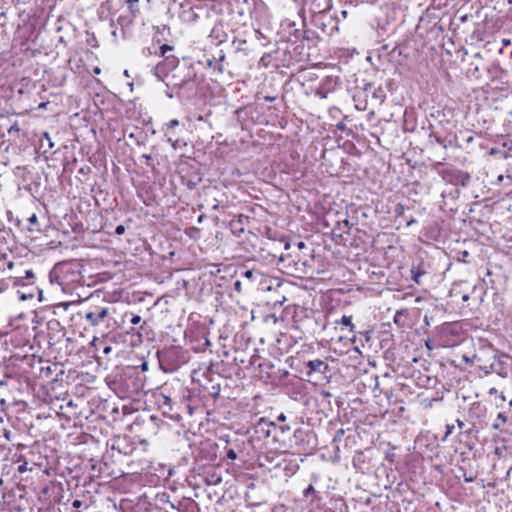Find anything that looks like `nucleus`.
<instances>
[{
  "instance_id": "obj_42",
  "label": "nucleus",
  "mask_w": 512,
  "mask_h": 512,
  "mask_svg": "<svg viewBox=\"0 0 512 512\" xmlns=\"http://www.w3.org/2000/svg\"><path fill=\"white\" fill-rule=\"evenodd\" d=\"M456 423H457V426H458L460 429H462V428L465 426L464 422H463V421H461L460 419H457V420H456Z\"/></svg>"
},
{
  "instance_id": "obj_16",
  "label": "nucleus",
  "mask_w": 512,
  "mask_h": 512,
  "mask_svg": "<svg viewBox=\"0 0 512 512\" xmlns=\"http://www.w3.org/2000/svg\"><path fill=\"white\" fill-rule=\"evenodd\" d=\"M174 50V47L168 44H163L159 49V56L166 57V53Z\"/></svg>"
},
{
  "instance_id": "obj_29",
  "label": "nucleus",
  "mask_w": 512,
  "mask_h": 512,
  "mask_svg": "<svg viewBox=\"0 0 512 512\" xmlns=\"http://www.w3.org/2000/svg\"><path fill=\"white\" fill-rule=\"evenodd\" d=\"M338 225L339 227L343 226L344 228H346V232H348V230L350 229L349 221L347 219L343 220L342 222H338Z\"/></svg>"
},
{
  "instance_id": "obj_27",
  "label": "nucleus",
  "mask_w": 512,
  "mask_h": 512,
  "mask_svg": "<svg viewBox=\"0 0 512 512\" xmlns=\"http://www.w3.org/2000/svg\"><path fill=\"white\" fill-rule=\"evenodd\" d=\"M115 233L117 235H122L125 233V227L123 225H118L115 229Z\"/></svg>"
},
{
  "instance_id": "obj_56",
  "label": "nucleus",
  "mask_w": 512,
  "mask_h": 512,
  "mask_svg": "<svg viewBox=\"0 0 512 512\" xmlns=\"http://www.w3.org/2000/svg\"><path fill=\"white\" fill-rule=\"evenodd\" d=\"M70 268H72V267L69 265H65V266H63L62 271H68Z\"/></svg>"
},
{
  "instance_id": "obj_48",
  "label": "nucleus",
  "mask_w": 512,
  "mask_h": 512,
  "mask_svg": "<svg viewBox=\"0 0 512 512\" xmlns=\"http://www.w3.org/2000/svg\"><path fill=\"white\" fill-rule=\"evenodd\" d=\"M337 128L340 130H344L345 124L341 122V123L337 124Z\"/></svg>"
},
{
  "instance_id": "obj_45",
  "label": "nucleus",
  "mask_w": 512,
  "mask_h": 512,
  "mask_svg": "<svg viewBox=\"0 0 512 512\" xmlns=\"http://www.w3.org/2000/svg\"><path fill=\"white\" fill-rule=\"evenodd\" d=\"M404 210L403 206L402 205H399L396 209V213L399 215L402 213V211Z\"/></svg>"
},
{
  "instance_id": "obj_21",
  "label": "nucleus",
  "mask_w": 512,
  "mask_h": 512,
  "mask_svg": "<svg viewBox=\"0 0 512 512\" xmlns=\"http://www.w3.org/2000/svg\"><path fill=\"white\" fill-rule=\"evenodd\" d=\"M43 138L47 141L48 148L52 149L54 147V142L51 140L49 133L45 132L43 134Z\"/></svg>"
},
{
  "instance_id": "obj_4",
  "label": "nucleus",
  "mask_w": 512,
  "mask_h": 512,
  "mask_svg": "<svg viewBox=\"0 0 512 512\" xmlns=\"http://www.w3.org/2000/svg\"><path fill=\"white\" fill-rule=\"evenodd\" d=\"M109 313V308L107 307L95 308L93 311L86 312L85 319L92 326H98L108 317Z\"/></svg>"
},
{
  "instance_id": "obj_57",
  "label": "nucleus",
  "mask_w": 512,
  "mask_h": 512,
  "mask_svg": "<svg viewBox=\"0 0 512 512\" xmlns=\"http://www.w3.org/2000/svg\"><path fill=\"white\" fill-rule=\"evenodd\" d=\"M281 430H282V432H285L287 430H290V427L289 426H282Z\"/></svg>"
},
{
  "instance_id": "obj_23",
  "label": "nucleus",
  "mask_w": 512,
  "mask_h": 512,
  "mask_svg": "<svg viewBox=\"0 0 512 512\" xmlns=\"http://www.w3.org/2000/svg\"><path fill=\"white\" fill-rule=\"evenodd\" d=\"M140 322H141V316L140 315H136V314H132L131 319H130V323L133 324V325H137Z\"/></svg>"
},
{
  "instance_id": "obj_5",
  "label": "nucleus",
  "mask_w": 512,
  "mask_h": 512,
  "mask_svg": "<svg viewBox=\"0 0 512 512\" xmlns=\"http://www.w3.org/2000/svg\"><path fill=\"white\" fill-rule=\"evenodd\" d=\"M306 367L308 368V375L314 372L325 374L329 370L328 364L321 359H314L308 361Z\"/></svg>"
},
{
  "instance_id": "obj_64",
  "label": "nucleus",
  "mask_w": 512,
  "mask_h": 512,
  "mask_svg": "<svg viewBox=\"0 0 512 512\" xmlns=\"http://www.w3.org/2000/svg\"><path fill=\"white\" fill-rule=\"evenodd\" d=\"M94 73H96V74L100 73V68L96 67V68L94 69Z\"/></svg>"
},
{
  "instance_id": "obj_62",
  "label": "nucleus",
  "mask_w": 512,
  "mask_h": 512,
  "mask_svg": "<svg viewBox=\"0 0 512 512\" xmlns=\"http://www.w3.org/2000/svg\"><path fill=\"white\" fill-rule=\"evenodd\" d=\"M426 347H427L429 350H432V349H433V347L431 346V344H430L428 341L426 342Z\"/></svg>"
},
{
  "instance_id": "obj_33",
  "label": "nucleus",
  "mask_w": 512,
  "mask_h": 512,
  "mask_svg": "<svg viewBox=\"0 0 512 512\" xmlns=\"http://www.w3.org/2000/svg\"><path fill=\"white\" fill-rule=\"evenodd\" d=\"M18 132L19 131V127L18 125L15 123L13 124L9 129H8V133L11 134L12 132Z\"/></svg>"
},
{
  "instance_id": "obj_3",
  "label": "nucleus",
  "mask_w": 512,
  "mask_h": 512,
  "mask_svg": "<svg viewBox=\"0 0 512 512\" xmlns=\"http://www.w3.org/2000/svg\"><path fill=\"white\" fill-rule=\"evenodd\" d=\"M509 357L505 354H494L493 359L490 362L492 367H490V371H493L497 375L501 377H506L509 372Z\"/></svg>"
},
{
  "instance_id": "obj_61",
  "label": "nucleus",
  "mask_w": 512,
  "mask_h": 512,
  "mask_svg": "<svg viewBox=\"0 0 512 512\" xmlns=\"http://www.w3.org/2000/svg\"><path fill=\"white\" fill-rule=\"evenodd\" d=\"M290 248V243L286 242L284 243V249L288 250Z\"/></svg>"
},
{
  "instance_id": "obj_37",
  "label": "nucleus",
  "mask_w": 512,
  "mask_h": 512,
  "mask_svg": "<svg viewBox=\"0 0 512 512\" xmlns=\"http://www.w3.org/2000/svg\"><path fill=\"white\" fill-rule=\"evenodd\" d=\"M34 278V273L32 270H27L26 271V279H33Z\"/></svg>"
},
{
  "instance_id": "obj_60",
  "label": "nucleus",
  "mask_w": 512,
  "mask_h": 512,
  "mask_svg": "<svg viewBox=\"0 0 512 512\" xmlns=\"http://www.w3.org/2000/svg\"><path fill=\"white\" fill-rule=\"evenodd\" d=\"M462 300H463L464 302L468 301V300H469V296H468V295H463V296H462Z\"/></svg>"
},
{
  "instance_id": "obj_10",
  "label": "nucleus",
  "mask_w": 512,
  "mask_h": 512,
  "mask_svg": "<svg viewBox=\"0 0 512 512\" xmlns=\"http://www.w3.org/2000/svg\"><path fill=\"white\" fill-rule=\"evenodd\" d=\"M425 273L426 271L422 269L420 266H413L411 268V278L417 284H420V279Z\"/></svg>"
},
{
  "instance_id": "obj_55",
  "label": "nucleus",
  "mask_w": 512,
  "mask_h": 512,
  "mask_svg": "<svg viewBox=\"0 0 512 512\" xmlns=\"http://www.w3.org/2000/svg\"><path fill=\"white\" fill-rule=\"evenodd\" d=\"M204 217H205L204 215H200V216L198 217V219H197V222H198V223H201V222L203 221Z\"/></svg>"
},
{
  "instance_id": "obj_8",
  "label": "nucleus",
  "mask_w": 512,
  "mask_h": 512,
  "mask_svg": "<svg viewBox=\"0 0 512 512\" xmlns=\"http://www.w3.org/2000/svg\"><path fill=\"white\" fill-rule=\"evenodd\" d=\"M330 0H313L311 2V10L313 13H321L324 12L327 8H329Z\"/></svg>"
},
{
  "instance_id": "obj_41",
  "label": "nucleus",
  "mask_w": 512,
  "mask_h": 512,
  "mask_svg": "<svg viewBox=\"0 0 512 512\" xmlns=\"http://www.w3.org/2000/svg\"><path fill=\"white\" fill-rule=\"evenodd\" d=\"M32 297H33L32 294H30L28 296L26 294H21L20 299L21 300H27V299H31Z\"/></svg>"
},
{
  "instance_id": "obj_11",
  "label": "nucleus",
  "mask_w": 512,
  "mask_h": 512,
  "mask_svg": "<svg viewBox=\"0 0 512 512\" xmlns=\"http://www.w3.org/2000/svg\"><path fill=\"white\" fill-rule=\"evenodd\" d=\"M372 98L376 100L379 104H382L386 98V93L384 89L381 86L374 88L372 92Z\"/></svg>"
},
{
  "instance_id": "obj_9",
  "label": "nucleus",
  "mask_w": 512,
  "mask_h": 512,
  "mask_svg": "<svg viewBox=\"0 0 512 512\" xmlns=\"http://www.w3.org/2000/svg\"><path fill=\"white\" fill-rule=\"evenodd\" d=\"M201 182V178L195 175L193 178L181 177V183L189 190H193Z\"/></svg>"
},
{
  "instance_id": "obj_25",
  "label": "nucleus",
  "mask_w": 512,
  "mask_h": 512,
  "mask_svg": "<svg viewBox=\"0 0 512 512\" xmlns=\"http://www.w3.org/2000/svg\"><path fill=\"white\" fill-rule=\"evenodd\" d=\"M178 125H179V121H178L177 119H172V120H170V121L166 124V126H167V128H168V129H173V128L177 127Z\"/></svg>"
},
{
  "instance_id": "obj_50",
  "label": "nucleus",
  "mask_w": 512,
  "mask_h": 512,
  "mask_svg": "<svg viewBox=\"0 0 512 512\" xmlns=\"http://www.w3.org/2000/svg\"><path fill=\"white\" fill-rule=\"evenodd\" d=\"M25 470H26L25 465H21V466L18 467V471L19 472H24Z\"/></svg>"
},
{
  "instance_id": "obj_13",
  "label": "nucleus",
  "mask_w": 512,
  "mask_h": 512,
  "mask_svg": "<svg viewBox=\"0 0 512 512\" xmlns=\"http://www.w3.org/2000/svg\"><path fill=\"white\" fill-rule=\"evenodd\" d=\"M28 222L29 224L31 225L28 230L29 231H35V228L34 226L38 225V217L36 214H32L29 218H28ZM36 230H39L38 228H36Z\"/></svg>"
},
{
  "instance_id": "obj_14",
  "label": "nucleus",
  "mask_w": 512,
  "mask_h": 512,
  "mask_svg": "<svg viewBox=\"0 0 512 512\" xmlns=\"http://www.w3.org/2000/svg\"><path fill=\"white\" fill-rule=\"evenodd\" d=\"M316 490L312 484L308 485V487L303 491V497L308 499L310 496H316Z\"/></svg>"
},
{
  "instance_id": "obj_59",
  "label": "nucleus",
  "mask_w": 512,
  "mask_h": 512,
  "mask_svg": "<svg viewBox=\"0 0 512 512\" xmlns=\"http://www.w3.org/2000/svg\"><path fill=\"white\" fill-rule=\"evenodd\" d=\"M466 142H467V143H471V142H473V136H469V137H467Z\"/></svg>"
},
{
  "instance_id": "obj_63",
  "label": "nucleus",
  "mask_w": 512,
  "mask_h": 512,
  "mask_svg": "<svg viewBox=\"0 0 512 512\" xmlns=\"http://www.w3.org/2000/svg\"><path fill=\"white\" fill-rule=\"evenodd\" d=\"M493 428H494V429H499V428H500V426H499V424H498V423H494V424H493Z\"/></svg>"
},
{
  "instance_id": "obj_40",
  "label": "nucleus",
  "mask_w": 512,
  "mask_h": 512,
  "mask_svg": "<svg viewBox=\"0 0 512 512\" xmlns=\"http://www.w3.org/2000/svg\"><path fill=\"white\" fill-rule=\"evenodd\" d=\"M497 419H501L502 422H506L507 421V418H506V416L503 413H499L497 415Z\"/></svg>"
},
{
  "instance_id": "obj_15",
  "label": "nucleus",
  "mask_w": 512,
  "mask_h": 512,
  "mask_svg": "<svg viewBox=\"0 0 512 512\" xmlns=\"http://www.w3.org/2000/svg\"><path fill=\"white\" fill-rule=\"evenodd\" d=\"M138 3L139 0H127L128 8L133 15H135V12H138Z\"/></svg>"
},
{
  "instance_id": "obj_30",
  "label": "nucleus",
  "mask_w": 512,
  "mask_h": 512,
  "mask_svg": "<svg viewBox=\"0 0 512 512\" xmlns=\"http://www.w3.org/2000/svg\"><path fill=\"white\" fill-rule=\"evenodd\" d=\"M214 69H216L219 73H223L224 68L222 63L215 62Z\"/></svg>"
},
{
  "instance_id": "obj_7",
  "label": "nucleus",
  "mask_w": 512,
  "mask_h": 512,
  "mask_svg": "<svg viewBox=\"0 0 512 512\" xmlns=\"http://www.w3.org/2000/svg\"><path fill=\"white\" fill-rule=\"evenodd\" d=\"M128 138L134 140L137 145H143L146 141L145 133L138 128H135L134 131L129 132Z\"/></svg>"
},
{
  "instance_id": "obj_58",
  "label": "nucleus",
  "mask_w": 512,
  "mask_h": 512,
  "mask_svg": "<svg viewBox=\"0 0 512 512\" xmlns=\"http://www.w3.org/2000/svg\"><path fill=\"white\" fill-rule=\"evenodd\" d=\"M219 204L218 203H215L213 206H212V209L213 210H218L219 209Z\"/></svg>"
},
{
  "instance_id": "obj_2",
  "label": "nucleus",
  "mask_w": 512,
  "mask_h": 512,
  "mask_svg": "<svg viewBox=\"0 0 512 512\" xmlns=\"http://www.w3.org/2000/svg\"><path fill=\"white\" fill-rule=\"evenodd\" d=\"M339 84L340 81L338 76H326L321 80L315 94L320 99H326L330 93L334 92L338 88Z\"/></svg>"
},
{
  "instance_id": "obj_12",
  "label": "nucleus",
  "mask_w": 512,
  "mask_h": 512,
  "mask_svg": "<svg viewBox=\"0 0 512 512\" xmlns=\"http://www.w3.org/2000/svg\"><path fill=\"white\" fill-rule=\"evenodd\" d=\"M336 324H342L349 328L350 332H354L355 325L352 323V316L343 315L340 320L335 321Z\"/></svg>"
},
{
  "instance_id": "obj_22",
  "label": "nucleus",
  "mask_w": 512,
  "mask_h": 512,
  "mask_svg": "<svg viewBox=\"0 0 512 512\" xmlns=\"http://www.w3.org/2000/svg\"><path fill=\"white\" fill-rule=\"evenodd\" d=\"M490 367H492L491 363L479 366L480 370L483 371L485 374L494 373L493 371H490Z\"/></svg>"
},
{
  "instance_id": "obj_36",
  "label": "nucleus",
  "mask_w": 512,
  "mask_h": 512,
  "mask_svg": "<svg viewBox=\"0 0 512 512\" xmlns=\"http://www.w3.org/2000/svg\"><path fill=\"white\" fill-rule=\"evenodd\" d=\"M286 301V298L285 297H282V299H279V300H276L274 302V307H276L277 305H283V303Z\"/></svg>"
},
{
  "instance_id": "obj_28",
  "label": "nucleus",
  "mask_w": 512,
  "mask_h": 512,
  "mask_svg": "<svg viewBox=\"0 0 512 512\" xmlns=\"http://www.w3.org/2000/svg\"><path fill=\"white\" fill-rule=\"evenodd\" d=\"M165 93L168 98H173L174 96H176V90H173L172 88H167V91Z\"/></svg>"
},
{
  "instance_id": "obj_18",
  "label": "nucleus",
  "mask_w": 512,
  "mask_h": 512,
  "mask_svg": "<svg viewBox=\"0 0 512 512\" xmlns=\"http://www.w3.org/2000/svg\"><path fill=\"white\" fill-rule=\"evenodd\" d=\"M436 143L441 145L444 149L448 148V146L451 144V141L447 142L445 139L441 137L434 136Z\"/></svg>"
},
{
  "instance_id": "obj_35",
  "label": "nucleus",
  "mask_w": 512,
  "mask_h": 512,
  "mask_svg": "<svg viewBox=\"0 0 512 512\" xmlns=\"http://www.w3.org/2000/svg\"><path fill=\"white\" fill-rule=\"evenodd\" d=\"M225 59V54L221 51L219 57L216 59L214 58L215 62L222 63V61Z\"/></svg>"
},
{
  "instance_id": "obj_31",
  "label": "nucleus",
  "mask_w": 512,
  "mask_h": 512,
  "mask_svg": "<svg viewBox=\"0 0 512 512\" xmlns=\"http://www.w3.org/2000/svg\"><path fill=\"white\" fill-rule=\"evenodd\" d=\"M81 506H82V501H80V500H74L72 502V507L75 509H79Z\"/></svg>"
},
{
  "instance_id": "obj_24",
  "label": "nucleus",
  "mask_w": 512,
  "mask_h": 512,
  "mask_svg": "<svg viewBox=\"0 0 512 512\" xmlns=\"http://www.w3.org/2000/svg\"><path fill=\"white\" fill-rule=\"evenodd\" d=\"M226 457L230 460H235L237 459V453L233 449H229L226 452Z\"/></svg>"
},
{
  "instance_id": "obj_32",
  "label": "nucleus",
  "mask_w": 512,
  "mask_h": 512,
  "mask_svg": "<svg viewBox=\"0 0 512 512\" xmlns=\"http://www.w3.org/2000/svg\"><path fill=\"white\" fill-rule=\"evenodd\" d=\"M244 276H245L246 278H248V279H251V278H253V276H254V271H253V270H246V271L244 272Z\"/></svg>"
},
{
  "instance_id": "obj_51",
  "label": "nucleus",
  "mask_w": 512,
  "mask_h": 512,
  "mask_svg": "<svg viewBox=\"0 0 512 512\" xmlns=\"http://www.w3.org/2000/svg\"><path fill=\"white\" fill-rule=\"evenodd\" d=\"M360 105H361L360 103H357V104H356V108H357V109H362V110H365V109H366V104H364V106H363V107H361Z\"/></svg>"
},
{
  "instance_id": "obj_52",
  "label": "nucleus",
  "mask_w": 512,
  "mask_h": 512,
  "mask_svg": "<svg viewBox=\"0 0 512 512\" xmlns=\"http://www.w3.org/2000/svg\"><path fill=\"white\" fill-rule=\"evenodd\" d=\"M416 223V220L414 218L410 219L408 222H407V225L410 226L412 224Z\"/></svg>"
},
{
  "instance_id": "obj_44",
  "label": "nucleus",
  "mask_w": 512,
  "mask_h": 512,
  "mask_svg": "<svg viewBox=\"0 0 512 512\" xmlns=\"http://www.w3.org/2000/svg\"><path fill=\"white\" fill-rule=\"evenodd\" d=\"M297 247H298V249H303L306 247V244L304 242L300 241L297 243Z\"/></svg>"
},
{
  "instance_id": "obj_1",
  "label": "nucleus",
  "mask_w": 512,
  "mask_h": 512,
  "mask_svg": "<svg viewBox=\"0 0 512 512\" xmlns=\"http://www.w3.org/2000/svg\"><path fill=\"white\" fill-rule=\"evenodd\" d=\"M196 72L188 67L186 72L181 74L174 73L170 77V81L166 83L167 88L176 90V97L180 98L183 91H193L195 88Z\"/></svg>"
},
{
  "instance_id": "obj_34",
  "label": "nucleus",
  "mask_w": 512,
  "mask_h": 512,
  "mask_svg": "<svg viewBox=\"0 0 512 512\" xmlns=\"http://www.w3.org/2000/svg\"><path fill=\"white\" fill-rule=\"evenodd\" d=\"M234 290L240 292L241 291V281L237 280L234 282Z\"/></svg>"
},
{
  "instance_id": "obj_47",
  "label": "nucleus",
  "mask_w": 512,
  "mask_h": 512,
  "mask_svg": "<svg viewBox=\"0 0 512 512\" xmlns=\"http://www.w3.org/2000/svg\"><path fill=\"white\" fill-rule=\"evenodd\" d=\"M142 158H144L145 160H147V162H148V161H150V160L152 159L151 155H149V154H143V155H142Z\"/></svg>"
},
{
  "instance_id": "obj_54",
  "label": "nucleus",
  "mask_w": 512,
  "mask_h": 512,
  "mask_svg": "<svg viewBox=\"0 0 512 512\" xmlns=\"http://www.w3.org/2000/svg\"><path fill=\"white\" fill-rule=\"evenodd\" d=\"M511 471H512V467H510V468L507 470V472H506V479L510 477Z\"/></svg>"
},
{
  "instance_id": "obj_6",
  "label": "nucleus",
  "mask_w": 512,
  "mask_h": 512,
  "mask_svg": "<svg viewBox=\"0 0 512 512\" xmlns=\"http://www.w3.org/2000/svg\"><path fill=\"white\" fill-rule=\"evenodd\" d=\"M158 405L159 408L162 410V413L165 416L170 417L171 419H174V415L172 414V399L166 395H161L158 399Z\"/></svg>"
},
{
  "instance_id": "obj_43",
  "label": "nucleus",
  "mask_w": 512,
  "mask_h": 512,
  "mask_svg": "<svg viewBox=\"0 0 512 512\" xmlns=\"http://www.w3.org/2000/svg\"><path fill=\"white\" fill-rule=\"evenodd\" d=\"M207 65H208L209 67H213V68H214L215 60H214V59H212V60H211V59L207 60Z\"/></svg>"
},
{
  "instance_id": "obj_49",
  "label": "nucleus",
  "mask_w": 512,
  "mask_h": 512,
  "mask_svg": "<svg viewBox=\"0 0 512 512\" xmlns=\"http://www.w3.org/2000/svg\"><path fill=\"white\" fill-rule=\"evenodd\" d=\"M54 277H56L57 279L59 278V276H58V275H54V272H51V273H50V279H51V282H53V281H54Z\"/></svg>"
},
{
  "instance_id": "obj_39",
  "label": "nucleus",
  "mask_w": 512,
  "mask_h": 512,
  "mask_svg": "<svg viewBox=\"0 0 512 512\" xmlns=\"http://www.w3.org/2000/svg\"><path fill=\"white\" fill-rule=\"evenodd\" d=\"M277 420L280 422L286 421V415L284 413H280L277 417Z\"/></svg>"
},
{
  "instance_id": "obj_46",
  "label": "nucleus",
  "mask_w": 512,
  "mask_h": 512,
  "mask_svg": "<svg viewBox=\"0 0 512 512\" xmlns=\"http://www.w3.org/2000/svg\"><path fill=\"white\" fill-rule=\"evenodd\" d=\"M502 43H503L504 46H508V45H510L511 40L510 39H503Z\"/></svg>"
},
{
  "instance_id": "obj_19",
  "label": "nucleus",
  "mask_w": 512,
  "mask_h": 512,
  "mask_svg": "<svg viewBox=\"0 0 512 512\" xmlns=\"http://www.w3.org/2000/svg\"><path fill=\"white\" fill-rule=\"evenodd\" d=\"M161 72H162V64H158L154 70H153V74L156 76V78L160 81H162V76H161Z\"/></svg>"
},
{
  "instance_id": "obj_53",
  "label": "nucleus",
  "mask_w": 512,
  "mask_h": 512,
  "mask_svg": "<svg viewBox=\"0 0 512 512\" xmlns=\"http://www.w3.org/2000/svg\"><path fill=\"white\" fill-rule=\"evenodd\" d=\"M285 261H286V258L283 255H281L279 257V263H284Z\"/></svg>"
},
{
  "instance_id": "obj_17",
  "label": "nucleus",
  "mask_w": 512,
  "mask_h": 512,
  "mask_svg": "<svg viewBox=\"0 0 512 512\" xmlns=\"http://www.w3.org/2000/svg\"><path fill=\"white\" fill-rule=\"evenodd\" d=\"M165 59L167 61V64L173 68L176 67L179 63L178 58L175 56H166Z\"/></svg>"
},
{
  "instance_id": "obj_26",
  "label": "nucleus",
  "mask_w": 512,
  "mask_h": 512,
  "mask_svg": "<svg viewBox=\"0 0 512 512\" xmlns=\"http://www.w3.org/2000/svg\"><path fill=\"white\" fill-rule=\"evenodd\" d=\"M348 16V11L347 10H341L340 11V14L339 15H336V20L337 22H339L341 19H346Z\"/></svg>"
},
{
  "instance_id": "obj_38",
  "label": "nucleus",
  "mask_w": 512,
  "mask_h": 512,
  "mask_svg": "<svg viewBox=\"0 0 512 512\" xmlns=\"http://www.w3.org/2000/svg\"><path fill=\"white\" fill-rule=\"evenodd\" d=\"M111 351H112V347H111V346H108V345H107V346H105V347L103 348V353H104L105 355H108Z\"/></svg>"
},
{
  "instance_id": "obj_20",
  "label": "nucleus",
  "mask_w": 512,
  "mask_h": 512,
  "mask_svg": "<svg viewBox=\"0 0 512 512\" xmlns=\"http://www.w3.org/2000/svg\"><path fill=\"white\" fill-rule=\"evenodd\" d=\"M453 430H454V425L453 424H447L446 425V432H445L444 437L442 438V441H446L448 436L453 432Z\"/></svg>"
}]
</instances>
